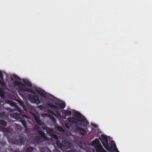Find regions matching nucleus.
I'll list each match as a JSON object with an SVG mask.
<instances>
[{
  "label": "nucleus",
  "instance_id": "obj_1",
  "mask_svg": "<svg viewBox=\"0 0 152 152\" xmlns=\"http://www.w3.org/2000/svg\"><path fill=\"white\" fill-rule=\"evenodd\" d=\"M101 141L103 145L105 148L109 151H114L115 152H119L116 148V145L114 144L110 148L109 147L107 142V137L106 135L104 134H101Z\"/></svg>",
  "mask_w": 152,
  "mask_h": 152
},
{
  "label": "nucleus",
  "instance_id": "obj_2",
  "mask_svg": "<svg viewBox=\"0 0 152 152\" xmlns=\"http://www.w3.org/2000/svg\"><path fill=\"white\" fill-rule=\"evenodd\" d=\"M92 145L95 148L97 152H106L103 148L97 139L92 141Z\"/></svg>",
  "mask_w": 152,
  "mask_h": 152
},
{
  "label": "nucleus",
  "instance_id": "obj_3",
  "mask_svg": "<svg viewBox=\"0 0 152 152\" xmlns=\"http://www.w3.org/2000/svg\"><path fill=\"white\" fill-rule=\"evenodd\" d=\"M23 84L20 85L19 87L23 91H30L31 86V84L28 81L23 80Z\"/></svg>",
  "mask_w": 152,
  "mask_h": 152
},
{
  "label": "nucleus",
  "instance_id": "obj_4",
  "mask_svg": "<svg viewBox=\"0 0 152 152\" xmlns=\"http://www.w3.org/2000/svg\"><path fill=\"white\" fill-rule=\"evenodd\" d=\"M28 98L32 103L39 104L40 103V100L37 96L35 95L34 96L33 95L29 94L28 96Z\"/></svg>",
  "mask_w": 152,
  "mask_h": 152
},
{
  "label": "nucleus",
  "instance_id": "obj_5",
  "mask_svg": "<svg viewBox=\"0 0 152 152\" xmlns=\"http://www.w3.org/2000/svg\"><path fill=\"white\" fill-rule=\"evenodd\" d=\"M57 105H55L53 104H51L50 107H52L54 109H57L59 106H60V108H63L64 107L65 103L64 102L62 101H59L58 103H56Z\"/></svg>",
  "mask_w": 152,
  "mask_h": 152
},
{
  "label": "nucleus",
  "instance_id": "obj_6",
  "mask_svg": "<svg viewBox=\"0 0 152 152\" xmlns=\"http://www.w3.org/2000/svg\"><path fill=\"white\" fill-rule=\"evenodd\" d=\"M75 115L76 116L80 118H81L83 120H81L80 119H79V120H80L81 121H82L83 123H85L86 125L88 124V123L86 121V120L85 118L83 116L81 117V114L78 112H76L75 113Z\"/></svg>",
  "mask_w": 152,
  "mask_h": 152
},
{
  "label": "nucleus",
  "instance_id": "obj_7",
  "mask_svg": "<svg viewBox=\"0 0 152 152\" xmlns=\"http://www.w3.org/2000/svg\"><path fill=\"white\" fill-rule=\"evenodd\" d=\"M37 92L43 97L44 98H47L46 94L45 91L42 90L41 89H37Z\"/></svg>",
  "mask_w": 152,
  "mask_h": 152
},
{
  "label": "nucleus",
  "instance_id": "obj_8",
  "mask_svg": "<svg viewBox=\"0 0 152 152\" xmlns=\"http://www.w3.org/2000/svg\"><path fill=\"white\" fill-rule=\"evenodd\" d=\"M0 124L5 126H6L7 125L6 123L2 120H0Z\"/></svg>",
  "mask_w": 152,
  "mask_h": 152
},
{
  "label": "nucleus",
  "instance_id": "obj_9",
  "mask_svg": "<svg viewBox=\"0 0 152 152\" xmlns=\"http://www.w3.org/2000/svg\"><path fill=\"white\" fill-rule=\"evenodd\" d=\"M3 77L1 74L0 72V84H2V80Z\"/></svg>",
  "mask_w": 152,
  "mask_h": 152
},
{
  "label": "nucleus",
  "instance_id": "obj_10",
  "mask_svg": "<svg viewBox=\"0 0 152 152\" xmlns=\"http://www.w3.org/2000/svg\"><path fill=\"white\" fill-rule=\"evenodd\" d=\"M13 77L16 81H20L21 80H20L18 77L16 76H13Z\"/></svg>",
  "mask_w": 152,
  "mask_h": 152
},
{
  "label": "nucleus",
  "instance_id": "obj_11",
  "mask_svg": "<svg viewBox=\"0 0 152 152\" xmlns=\"http://www.w3.org/2000/svg\"><path fill=\"white\" fill-rule=\"evenodd\" d=\"M51 136L53 137L54 138V139H57L58 138L57 136L56 135L52 134L51 135Z\"/></svg>",
  "mask_w": 152,
  "mask_h": 152
},
{
  "label": "nucleus",
  "instance_id": "obj_12",
  "mask_svg": "<svg viewBox=\"0 0 152 152\" xmlns=\"http://www.w3.org/2000/svg\"><path fill=\"white\" fill-rule=\"evenodd\" d=\"M29 149H30V151H33V148H31V147L29 148Z\"/></svg>",
  "mask_w": 152,
  "mask_h": 152
},
{
  "label": "nucleus",
  "instance_id": "obj_13",
  "mask_svg": "<svg viewBox=\"0 0 152 152\" xmlns=\"http://www.w3.org/2000/svg\"><path fill=\"white\" fill-rule=\"evenodd\" d=\"M35 119H36V120L37 121H38V119L37 118H35Z\"/></svg>",
  "mask_w": 152,
  "mask_h": 152
},
{
  "label": "nucleus",
  "instance_id": "obj_14",
  "mask_svg": "<svg viewBox=\"0 0 152 152\" xmlns=\"http://www.w3.org/2000/svg\"><path fill=\"white\" fill-rule=\"evenodd\" d=\"M13 80V78H12L11 79V80L12 81Z\"/></svg>",
  "mask_w": 152,
  "mask_h": 152
},
{
  "label": "nucleus",
  "instance_id": "obj_15",
  "mask_svg": "<svg viewBox=\"0 0 152 152\" xmlns=\"http://www.w3.org/2000/svg\"><path fill=\"white\" fill-rule=\"evenodd\" d=\"M16 85H20V84H19V83H16Z\"/></svg>",
  "mask_w": 152,
  "mask_h": 152
},
{
  "label": "nucleus",
  "instance_id": "obj_16",
  "mask_svg": "<svg viewBox=\"0 0 152 152\" xmlns=\"http://www.w3.org/2000/svg\"><path fill=\"white\" fill-rule=\"evenodd\" d=\"M67 152H71V151H68Z\"/></svg>",
  "mask_w": 152,
  "mask_h": 152
},
{
  "label": "nucleus",
  "instance_id": "obj_17",
  "mask_svg": "<svg viewBox=\"0 0 152 152\" xmlns=\"http://www.w3.org/2000/svg\"><path fill=\"white\" fill-rule=\"evenodd\" d=\"M61 131H63V130L62 129L61 130Z\"/></svg>",
  "mask_w": 152,
  "mask_h": 152
},
{
  "label": "nucleus",
  "instance_id": "obj_18",
  "mask_svg": "<svg viewBox=\"0 0 152 152\" xmlns=\"http://www.w3.org/2000/svg\"><path fill=\"white\" fill-rule=\"evenodd\" d=\"M32 93L33 94H34V93Z\"/></svg>",
  "mask_w": 152,
  "mask_h": 152
}]
</instances>
